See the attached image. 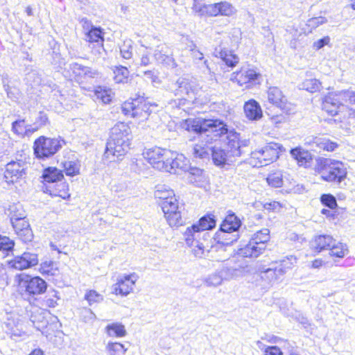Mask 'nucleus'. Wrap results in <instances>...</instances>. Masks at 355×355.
<instances>
[{
  "instance_id": "nucleus-1",
  "label": "nucleus",
  "mask_w": 355,
  "mask_h": 355,
  "mask_svg": "<svg viewBox=\"0 0 355 355\" xmlns=\"http://www.w3.org/2000/svg\"><path fill=\"white\" fill-rule=\"evenodd\" d=\"M243 220V216L240 217L233 211L228 210L213 237L216 241V245L214 247H218L225 251L227 247L236 243L243 232V227L245 229Z\"/></svg>"
},
{
  "instance_id": "nucleus-2",
  "label": "nucleus",
  "mask_w": 355,
  "mask_h": 355,
  "mask_svg": "<svg viewBox=\"0 0 355 355\" xmlns=\"http://www.w3.org/2000/svg\"><path fill=\"white\" fill-rule=\"evenodd\" d=\"M183 128L198 135L206 134L211 140L225 137L226 141L233 129L221 119L200 118L186 119Z\"/></svg>"
},
{
  "instance_id": "nucleus-3",
  "label": "nucleus",
  "mask_w": 355,
  "mask_h": 355,
  "mask_svg": "<svg viewBox=\"0 0 355 355\" xmlns=\"http://www.w3.org/2000/svg\"><path fill=\"white\" fill-rule=\"evenodd\" d=\"M132 134L130 127L118 122L110 130L104 156L112 155L117 158L124 156L130 149Z\"/></svg>"
},
{
  "instance_id": "nucleus-4",
  "label": "nucleus",
  "mask_w": 355,
  "mask_h": 355,
  "mask_svg": "<svg viewBox=\"0 0 355 355\" xmlns=\"http://www.w3.org/2000/svg\"><path fill=\"white\" fill-rule=\"evenodd\" d=\"M216 218L211 213H207L202 216L197 223L187 227L184 236L186 243L189 246H193V253L196 257H202L208 245L198 240L200 238L202 230H211L216 226Z\"/></svg>"
},
{
  "instance_id": "nucleus-5",
  "label": "nucleus",
  "mask_w": 355,
  "mask_h": 355,
  "mask_svg": "<svg viewBox=\"0 0 355 355\" xmlns=\"http://www.w3.org/2000/svg\"><path fill=\"white\" fill-rule=\"evenodd\" d=\"M315 171L322 180L342 187L347 177V168L343 162L330 158L319 157L316 159Z\"/></svg>"
},
{
  "instance_id": "nucleus-6",
  "label": "nucleus",
  "mask_w": 355,
  "mask_h": 355,
  "mask_svg": "<svg viewBox=\"0 0 355 355\" xmlns=\"http://www.w3.org/2000/svg\"><path fill=\"white\" fill-rule=\"evenodd\" d=\"M65 144V140L60 136L49 137L42 135L33 142V155L37 159L45 161L52 158Z\"/></svg>"
},
{
  "instance_id": "nucleus-7",
  "label": "nucleus",
  "mask_w": 355,
  "mask_h": 355,
  "mask_svg": "<svg viewBox=\"0 0 355 355\" xmlns=\"http://www.w3.org/2000/svg\"><path fill=\"white\" fill-rule=\"evenodd\" d=\"M15 282L21 295L31 297L44 293L48 286L46 282L42 277L26 273L17 274Z\"/></svg>"
},
{
  "instance_id": "nucleus-8",
  "label": "nucleus",
  "mask_w": 355,
  "mask_h": 355,
  "mask_svg": "<svg viewBox=\"0 0 355 355\" xmlns=\"http://www.w3.org/2000/svg\"><path fill=\"white\" fill-rule=\"evenodd\" d=\"M270 241V230L261 229L255 232L248 243L238 250V254L245 258L255 259L263 254L266 248V244Z\"/></svg>"
},
{
  "instance_id": "nucleus-9",
  "label": "nucleus",
  "mask_w": 355,
  "mask_h": 355,
  "mask_svg": "<svg viewBox=\"0 0 355 355\" xmlns=\"http://www.w3.org/2000/svg\"><path fill=\"white\" fill-rule=\"evenodd\" d=\"M227 148L216 146L210 148L211 159L216 166L222 168L231 166L236 161V157H241L240 150L227 146Z\"/></svg>"
},
{
  "instance_id": "nucleus-10",
  "label": "nucleus",
  "mask_w": 355,
  "mask_h": 355,
  "mask_svg": "<svg viewBox=\"0 0 355 355\" xmlns=\"http://www.w3.org/2000/svg\"><path fill=\"white\" fill-rule=\"evenodd\" d=\"M285 151L283 146L279 143L270 142L257 151L250 152L252 158L259 159L261 165H268L276 161L279 154Z\"/></svg>"
},
{
  "instance_id": "nucleus-11",
  "label": "nucleus",
  "mask_w": 355,
  "mask_h": 355,
  "mask_svg": "<svg viewBox=\"0 0 355 355\" xmlns=\"http://www.w3.org/2000/svg\"><path fill=\"white\" fill-rule=\"evenodd\" d=\"M268 101L279 109V111H282L283 113L293 114L295 112L294 105L288 101L287 98L277 87H270L268 88Z\"/></svg>"
},
{
  "instance_id": "nucleus-12",
  "label": "nucleus",
  "mask_w": 355,
  "mask_h": 355,
  "mask_svg": "<svg viewBox=\"0 0 355 355\" xmlns=\"http://www.w3.org/2000/svg\"><path fill=\"white\" fill-rule=\"evenodd\" d=\"M85 40L89 43H99L104 42V29L99 26H94L87 17L79 18Z\"/></svg>"
},
{
  "instance_id": "nucleus-13",
  "label": "nucleus",
  "mask_w": 355,
  "mask_h": 355,
  "mask_svg": "<svg viewBox=\"0 0 355 355\" xmlns=\"http://www.w3.org/2000/svg\"><path fill=\"white\" fill-rule=\"evenodd\" d=\"M27 163L22 160L10 161L6 165L4 178L8 183H14L26 175Z\"/></svg>"
},
{
  "instance_id": "nucleus-14",
  "label": "nucleus",
  "mask_w": 355,
  "mask_h": 355,
  "mask_svg": "<svg viewBox=\"0 0 355 355\" xmlns=\"http://www.w3.org/2000/svg\"><path fill=\"white\" fill-rule=\"evenodd\" d=\"M233 80L240 86H245L250 89L257 85H259L261 80V75L254 69H241L239 71L233 73Z\"/></svg>"
},
{
  "instance_id": "nucleus-15",
  "label": "nucleus",
  "mask_w": 355,
  "mask_h": 355,
  "mask_svg": "<svg viewBox=\"0 0 355 355\" xmlns=\"http://www.w3.org/2000/svg\"><path fill=\"white\" fill-rule=\"evenodd\" d=\"M38 255L36 253L24 252L21 255L15 256L7 261L9 268L17 270L31 268L38 264Z\"/></svg>"
},
{
  "instance_id": "nucleus-16",
  "label": "nucleus",
  "mask_w": 355,
  "mask_h": 355,
  "mask_svg": "<svg viewBox=\"0 0 355 355\" xmlns=\"http://www.w3.org/2000/svg\"><path fill=\"white\" fill-rule=\"evenodd\" d=\"M175 96L184 99L195 98V83L189 78L180 77L173 85Z\"/></svg>"
},
{
  "instance_id": "nucleus-17",
  "label": "nucleus",
  "mask_w": 355,
  "mask_h": 355,
  "mask_svg": "<svg viewBox=\"0 0 355 355\" xmlns=\"http://www.w3.org/2000/svg\"><path fill=\"white\" fill-rule=\"evenodd\" d=\"M137 277L135 273L119 277L117 283L113 285L114 293L122 296L128 295L132 291Z\"/></svg>"
},
{
  "instance_id": "nucleus-18",
  "label": "nucleus",
  "mask_w": 355,
  "mask_h": 355,
  "mask_svg": "<svg viewBox=\"0 0 355 355\" xmlns=\"http://www.w3.org/2000/svg\"><path fill=\"white\" fill-rule=\"evenodd\" d=\"M131 101L124 102L121 107V112L125 116L136 117L139 114V106L144 101V96L139 94H135L134 98H130Z\"/></svg>"
},
{
  "instance_id": "nucleus-19",
  "label": "nucleus",
  "mask_w": 355,
  "mask_h": 355,
  "mask_svg": "<svg viewBox=\"0 0 355 355\" xmlns=\"http://www.w3.org/2000/svg\"><path fill=\"white\" fill-rule=\"evenodd\" d=\"M186 172L188 173L189 181L196 187H204L209 181L206 172L199 167L189 164V168H187Z\"/></svg>"
},
{
  "instance_id": "nucleus-20",
  "label": "nucleus",
  "mask_w": 355,
  "mask_h": 355,
  "mask_svg": "<svg viewBox=\"0 0 355 355\" xmlns=\"http://www.w3.org/2000/svg\"><path fill=\"white\" fill-rule=\"evenodd\" d=\"M276 266L277 263H274L273 261L269 263L268 266L263 264L258 265L257 269L259 272L261 279L268 284L277 279L282 275L279 272Z\"/></svg>"
},
{
  "instance_id": "nucleus-21",
  "label": "nucleus",
  "mask_w": 355,
  "mask_h": 355,
  "mask_svg": "<svg viewBox=\"0 0 355 355\" xmlns=\"http://www.w3.org/2000/svg\"><path fill=\"white\" fill-rule=\"evenodd\" d=\"M154 58L157 62L165 64L167 67L175 68L177 64L171 56L169 49L164 45H159L154 51Z\"/></svg>"
},
{
  "instance_id": "nucleus-22",
  "label": "nucleus",
  "mask_w": 355,
  "mask_h": 355,
  "mask_svg": "<svg viewBox=\"0 0 355 355\" xmlns=\"http://www.w3.org/2000/svg\"><path fill=\"white\" fill-rule=\"evenodd\" d=\"M243 110L245 116L250 121H259L263 116V111L259 103L253 98L245 102Z\"/></svg>"
},
{
  "instance_id": "nucleus-23",
  "label": "nucleus",
  "mask_w": 355,
  "mask_h": 355,
  "mask_svg": "<svg viewBox=\"0 0 355 355\" xmlns=\"http://www.w3.org/2000/svg\"><path fill=\"white\" fill-rule=\"evenodd\" d=\"M47 311L44 309L35 306L30 310V321L38 330L46 327L49 322L46 319Z\"/></svg>"
},
{
  "instance_id": "nucleus-24",
  "label": "nucleus",
  "mask_w": 355,
  "mask_h": 355,
  "mask_svg": "<svg viewBox=\"0 0 355 355\" xmlns=\"http://www.w3.org/2000/svg\"><path fill=\"white\" fill-rule=\"evenodd\" d=\"M192 9L199 16H219L217 3L206 4L199 2L198 0H193Z\"/></svg>"
},
{
  "instance_id": "nucleus-25",
  "label": "nucleus",
  "mask_w": 355,
  "mask_h": 355,
  "mask_svg": "<svg viewBox=\"0 0 355 355\" xmlns=\"http://www.w3.org/2000/svg\"><path fill=\"white\" fill-rule=\"evenodd\" d=\"M334 238L328 234H320L315 236L310 242L311 248L315 252H320L325 250H329L330 246L333 245Z\"/></svg>"
},
{
  "instance_id": "nucleus-26",
  "label": "nucleus",
  "mask_w": 355,
  "mask_h": 355,
  "mask_svg": "<svg viewBox=\"0 0 355 355\" xmlns=\"http://www.w3.org/2000/svg\"><path fill=\"white\" fill-rule=\"evenodd\" d=\"M250 144L249 139H240V133L237 132L235 129L233 128L231 130L230 135L227 141V146L229 147H232L233 149H237L241 151V156L246 153L244 150V148L248 147Z\"/></svg>"
},
{
  "instance_id": "nucleus-27",
  "label": "nucleus",
  "mask_w": 355,
  "mask_h": 355,
  "mask_svg": "<svg viewBox=\"0 0 355 355\" xmlns=\"http://www.w3.org/2000/svg\"><path fill=\"white\" fill-rule=\"evenodd\" d=\"M189 168V160L182 154H178L175 151V155L171 159L168 168L166 172L170 173H176L178 170L186 172Z\"/></svg>"
},
{
  "instance_id": "nucleus-28",
  "label": "nucleus",
  "mask_w": 355,
  "mask_h": 355,
  "mask_svg": "<svg viewBox=\"0 0 355 355\" xmlns=\"http://www.w3.org/2000/svg\"><path fill=\"white\" fill-rule=\"evenodd\" d=\"M290 154L295 159L300 166H309L313 159V155L308 150L301 146H297L290 150Z\"/></svg>"
},
{
  "instance_id": "nucleus-29",
  "label": "nucleus",
  "mask_w": 355,
  "mask_h": 355,
  "mask_svg": "<svg viewBox=\"0 0 355 355\" xmlns=\"http://www.w3.org/2000/svg\"><path fill=\"white\" fill-rule=\"evenodd\" d=\"M42 178L48 183H55L64 179L63 171L55 166H47L43 169Z\"/></svg>"
},
{
  "instance_id": "nucleus-30",
  "label": "nucleus",
  "mask_w": 355,
  "mask_h": 355,
  "mask_svg": "<svg viewBox=\"0 0 355 355\" xmlns=\"http://www.w3.org/2000/svg\"><path fill=\"white\" fill-rule=\"evenodd\" d=\"M335 96L334 93H330L324 97L322 103V110L331 116H337L341 107Z\"/></svg>"
},
{
  "instance_id": "nucleus-31",
  "label": "nucleus",
  "mask_w": 355,
  "mask_h": 355,
  "mask_svg": "<svg viewBox=\"0 0 355 355\" xmlns=\"http://www.w3.org/2000/svg\"><path fill=\"white\" fill-rule=\"evenodd\" d=\"M214 54L216 57L220 58L229 67H234L239 62L238 56L227 49H215Z\"/></svg>"
},
{
  "instance_id": "nucleus-32",
  "label": "nucleus",
  "mask_w": 355,
  "mask_h": 355,
  "mask_svg": "<svg viewBox=\"0 0 355 355\" xmlns=\"http://www.w3.org/2000/svg\"><path fill=\"white\" fill-rule=\"evenodd\" d=\"M174 155L175 151H172L166 148H163L162 155L159 156V160L156 162L153 168L166 172L168 171V164H170L171 159H172V157L174 156Z\"/></svg>"
},
{
  "instance_id": "nucleus-33",
  "label": "nucleus",
  "mask_w": 355,
  "mask_h": 355,
  "mask_svg": "<svg viewBox=\"0 0 355 355\" xmlns=\"http://www.w3.org/2000/svg\"><path fill=\"white\" fill-rule=\"evenodd\" d=\"M337 116L338 119L336 121L338 120L344 124L350 125L355 123V111L347 106L340 107Z\"/></svg>"
},
{
  "instance_id": "nucleus-34",
  "label": "nucleus",
  "mask_w": 355,
  "mask_h": 355,
  "mask_svg": "<svg viewBox=\"0 0 355 355\" xmlns=\"http://www.w3.org/2000/svg\"><path fill=\"white\" fill-rule=\"evenodd\" d=\"M329 250L331 256L339 259L343 258L348 253L347 245L341 242H336L335 239Z\"/></svg>"
},
{
  "instance_id": "nucleus-35",
  "label": "nucleus",
  "mask_w": 355,
  "mask_h": 355,
  "mask_svg": "<svg viewBox=\"0 0 355 355\" xmlns=\"http://www.w3.org/2000/svg\"><path fill=\"white\" fill-rule=\"evenodd\" d=\"M154 196L155 198L162 200L163 201H169L170 198H175L173 190L168 188L165 185H159L156 187Z\"/></svg>"
},
{
  "instance_id": "nucleus-36",
  "label": "nucleus",
  "mask_w": 355,
  "mask_h": 355,
  "mask_svg": "<svg viewBox=\"0 0 355 355\" xmlns=\"http://www.w3.org/2000/svg\"><path fill=\"white\" fill-rule=\"evenodd\" d=\"M61 165L67 176L73 177L80 173V164L78 160L64 161Z\"/></svg>"
},
{
  "instance_id": "nucleus-37",
  "label": "nucleus",
  "mask_w": 355,
  "mask_h": 355,
  "mask_svg": "<svg viewBox=\"0 0 355 355\" xmlns=\"http://www.w3.org/2000/svg\"><path fill=\"white\" fill-rule=\"evenodd\" d=\"M105 329L110 336L123 337L126 334L125 326L119 322L109 324Z\"/></svg>"
},
{
  "instance_id": "nucleus-38",
  "label": "nucleus",
  "mask_w": 355,
  "mask_h": 355,
  "mask_svg": "<svg viewBox=\"0 0 355 355\" xmlns=\"http://www.w3.org/2000/svg\"><path fill=\"white\" fill-rule=\"evenodd\" d=\"M274 263H277L276 267L277 270L283 275L286 273L287 269L291 268L297 263V258L295 256L291 255L286 257L284 259L280 260L279 262L275 261Z\"/></svg>"
},
{
  "instance_id": "nucleus-39",
  "label": "nucleus",
  "mask_w": 355,
  "mask_h": 355,
  "mask_svg": "<svg viewBox=\"0 0 355 355\" xmlns=\"http://www.w3.org/2000/svg\"><path fill=\"white\" fill-rule=\"evenodd\" d=\"M321 83L316 78L306 79L299 85L300 89H304L311 93L320 91Z\"/></svg>"
},
{
  "instance_id": "nucleus-40",
  "label": "nucleus",
  "mask_w": 355,
  "mask_h": 355,
  "mask_svg": "<svg viewBox=\"0 0 355 355\" xmlns=\"http://www.w3.org/2000/svg\"><path fill=\"white\" fill-rule=\"evenodd\" d=\"M94 94L104 104H109L112 101L111 90L105 87H96Z\"/></svg>"
},
{
  "instance_id": "nucleus-41",
  "label": "nucleus",
  "mask_w": 355,
  "mask_h": 355,
  "mask_svg": "<svg viewBox=\"0 0 355 355\" xmlns=\"http://www.w3.org/2000/svg\"><path fill=\"white\" fill-rule=\"evenodd\" d=\"M162 150L163 148L159 147L148 149L143 153L144 157L147 159L153 167L156 162L159 160V156L162 155Z\"/></svg>"
},
{
  "instance_id": "nucleus-42",
  "label": "nucleus",
  "mask_w": 355,
  "mask_h": 355,
  "mask_svg": "<svg viewBox=\"0 0 355 355\" xmlns=\"http://www.w3.org/2000/svg\"><path fill=\"white\" fill-rule=\"evenodd\" d=\"M114 80L116 83H125L129 76V70L126 67L119 65L115 66L113 69Z\"/></svg>"
},
{
  "instance_id": "nucleus-43",
  "label": "nucleus",
  "mask_w": 355,
  "mask_h": 355,
  "mask_svg": "<svg viewBox=\"0 0 355 355\" xmlns=\"http://www.w3.org/2000/svg\"><path fill=\"white\" fill-rule=\"evenodd\" d=\"M210 148L205 145L196 144L193 148V155L196 158H199L202 160L208 159L209 158Z\"/></svg>"
},
{
  "instance_id": "nucleus-44",
  "label": "nucleus",
  "mask_w": 355,
  "mask_h": 355,
  "mask_svg": "<svg viewBox=\"0 0 355 355\" xmlns=\"http://www.w3.org/2000/svg\"><path fill=\"white\" fill-rule=\"evenodd\" d=\"M58 270L56 263L51 261H45L40 264V272L43 275L54 276Z\"/></svg>"
},
{
  "instance_id": "nucleus-45",
  "label": "nucleus",
  "mask_w": 355,
  "mask_h": 355,
  "mask_svg": "<svg viewBox=\"0 0 355 355\" xmlns=\"http://www.w3.org/2000/svg\"><path fill=\"white\" fill-rule=\"evenodd\" d=\"M321 204L329 209L335 210L338 207L336 197L331 193H322L320 197Z\"/></svg>"
},
{
  "instance_id": "nucleus-46",
  "label": "nucleus",
  "mask_w": 355,
  "mask_h": 355,
  "mask_svg": "<svg viewBox=\"0 0 355 355\" xmlns=\"http://www.w3.org/2000/svg\"><path fill=\"white\" fill-rule=\"evenodd\" d=\"M86 66L82 65L78 62H73L69 64V70L72 71L74 78L77 82L83 83V73Z\"/></svg>"
},
{
  "instance_id": "nucleus-47",
  "label": "nucleus",
  "mask_w": 355,
  "mask_h": 355,
  "mask_svg": "<svg viewBox=\"0 0 355 355\" xmlns=\"http://www.w3.org/2000/svg\"><path fill=\"white\" fill-rule=\"evenodd\" d=\"M126 350L124 345L117 342H109L106 346L108 355H123Z\"/></svg>"
},
{
  "instance_id": "nucleus-48",
  "label": "nucleus",
  "mask_w": 355,
  "mask_h": 355,
  "mask_svg": "<svg viewBox=\"0 0 355 355\" xmlns=\"http://www.w3.org/2000/svg\"><path fill=\"white\" fill-rule=\"evenodd\" d=\"M218 15L230 17L236 12V9L227 1L218 2Z\"/></svg>"
},
{
  "instance_id": "nucleus-49",
  "label": "nucleus",
  "mask_w": 355,
  "mask_h": 355,
  "mask_svg": "<svg viewBox=\"0 0 355 355\" xmlns=\"http://www.w3.org/2000/svg\"><path fill=\"white\" fill-rule=\"evenodd\" d=\"M161 207L164 215L180 211V207L176 198H170L169 201H162L161 203Z\"/></svg>"
},
{
  "instance_id": "nucleus-50",
  "label": "nucleus",
  "mask_w": 355,
  "mask_h": 355,
  "mask_svg": "<svg viewBox=\"0 0 355 355\" xmlns=\"http://www.w3.org/2000/svg\"><path fill=\"white\" fill-rule=\"evenodd\" d=\"M26 126L25 119H17L12 123L11 130L15 135L24 138V132H25Z\"/></svg>"
},
{
  "instance_id": "nucleus-51",
  "label": "nucleus",
  "mask_w": 355,
  "mask_h": 355,
  "mask_svg": "<svg viewBox=\"0 0 355 355\" xmlns=\"http://www.w3.org/2000/svg\"><path fill=\"white\" fill-rule=\"evenodd\" d=\"M15 241L8 236L0 235V251L4 252L6 255L14 250Z\"/></svg>"
},
{
  "instance_id": "nucleus-52",
  "label": "nucleus",
  "mask_w": 355,
  "mask_h": 355,
  "mask_svg": "<svg viewBox=\"0 0 355 355\" xmlns=\"http://www.w3.org/2000/svg\"><path fill=\"white\" fill-rule=\"evenodd\" d=\"M266 180L268 184L273 188H279L283 185L282 174L279 172L268 174Z\"/></svg>"
},
{
  "instance_id": "nucleus-53",
  "label": "nucleus",
  "mask_w": 355,
  "mask_h": 355,
  "mask_svg": "<svg viewBox=\"0 0 355 355\" xmlns=\"http://www.w3.org/2000/svg\"><path fill=\"white\" fill-rule=\"evenodd\" d=\"M167 222L170 226H180L182 225L184 221L182 218L180 211L173 212L168 214L164 215Z\"/></svg>"
},
{
  "instance_id": "nucleus-54",
  "label": "nucleus",
  "mask_w": 355,
  "mask_h": 355,
  "mask_svg": "<svg viewBox=\"0 0 355 355\" xmlns=\"http://www.w3.org/2000/svg\"><path fill=\"white\" fill-rule=\"evenodd\" d=\"M218 272L223 281L232 279L237 276L240 270L232 267L223 266Z\"/></svg>"
},
{
  "instance_id": "nucleus-55",
  "label": "nucleus",
  "mask_w": 355,
  "mask_h": 355,
  "mask_svg": "<svg viewBox=\"0 0 355 355\" xmlns=\"http://www.w3.org/2000/svg\"><path fill=\"white\" fill-rule=\"evenodd\" d=\"M8 211H10L9 216L10 222L14 221V218H17L16 216H21V218H26V215L24 210L20 204H13L10 206Z\"/></svg>"
},
{
  "instance_id": "nucleus-56",
  "label": "nucleus",
  "mask_w": 355,
  "mask_h": 355,
  "mask_svg": "<svg viewBox=\"0 0 355 355\" xmlns=\"http://www.w3.org/2000/svg\"><path fill=\"white\" fill-rule=\"evenodd\" d=\"M206 230H202L200 232H201V235H200V238H198V240L200 241V242L202 243H204V244L205 245H208V250H206L205 252V254L203 256H205L207 254H208L209 252V251L211 250H215L216 251L218 250H221V248H214V246L216 245V241L214 240V241L215 242V243H211V245H209V239H211V236H210V234L209 232H205Z\"/></svg>"
},
{
  "instance_id": "nucleus-57",
  "label": "nucleus",
  "mask_w": 355,
  "mask_h": 355,
  "mask_svg": "<svg viewBox=\"0 0 355 355\" xmlns=\"http://www.w3.org/2000/svg\"><path fill=\"white\" fill-rule=\"evenodd\" d=\"M222 282L223 279L218 270L209 275L204 279V282L207 286H217L221 284Z\"/></svg>"
},
{
  "instance_id": "nucleus-58",
  "label": "nucleus",
  "mask_w": 355,
  "mask_h": 355,
  "mask_svg": "<svg viewBox=\"0 0 355 355\" xmlns=\"http://www.w3.org/2000/svg\"><path fill=\"white\" fill-rule=\"evenodd\" d=\"M85 299L92 306L94 303H99L103 300V297L94 290L87 291L85 295Z\"/></svg>"
},
{
  "instance_id": "nucleus-59",
  "label": "nucleus",
  "mask_w": 355,
  "mask_h": 355,
  "mask_svg": "<svg viewBox=\"0 0 355 355\" xmlns=\"http://www.w3.org/2000/svg\"><path fill=\"white\" fill-rule=\"evenodd\" d=\"M16 216V215H15ZM18 218H14V221L11 222L12 226L15 232H18L21 230L29 227V223L26 218H21V216H17Z\"/></svg>"
},
{
  "instance_id": "nucleus-60",
  "label": "nucleus",
  "mask_w": 355,
  "mask_h": 355,
  "mask_svg": "<svg viewBox=\"0 0 355 355\" xmlns=\"http://www.w3.org/2000/svg\"><path fill=\"white\" fill-rule=\"evenodd\" d=\"M132 41L131 40H125L120 46V52L122 57L125 59H130L132 57Z\"/></svg>"
},
{
  "instance_id": "nucleus-61",
  "label": "nucleus",
  "mask_w": 355,
  "mask_h": 355,
  "mask_svg": "<svg viewBox=\"0 0 355 355\" xmlns=\"http://www.w3.org/2000/svg\"><path fill=\"white\" fill-rule=\"evenodd\" d=\"M283 207L284 205L282 203L275 200L266 202L263 204V208L264 209L274 213L280 212Z\"/></svg>"
},
{
  "instance_id": "nucleus-62",
  "label": "nucleus",
  "mask_w": 355,
  "mask_h": 355,
  "mask_svg": "<svg viewBox=\"0 0 355 355\" xmlns=\"http://www.w3.org/2000/svg\"><path fill=\"white\" fill-rule=\"evenodd\" d=\"M16 234L24 243L31 242L33 239V233L30 225L29 227H26L22 230H21L17 232Z\"/></svg>"
},
{
  "instance_id": "nucleus-63",
  "label": "nucleus",
  "mask_w": 355,
  "mask_h": 355,
  "mask_svg": "<svg viewBox=\"0 0 355 355\" xmlns=\"http://www.w3.org/2000/svg\"><path fill=\"white\" fill-rule=\"evenodd\" d=\"M335 98L338 101L340 106H345L344 103H349L351 90H342L337 93H334Z\"/></svg>"
},
{
  "instance_id": "nucleus-64",
  "label": "nucleus",
  "mask_w": 355,
  "mask_h": 355,
  "mask_svg": "<svg viewBox=\"0 0 355 355\" xmlns=\"http://www.w3.org/2000/svg\"><path fill=\"white\" fill-rule=\"evenodd\" d=\"M327 22V19L322 16L312 17L309 19L307 21V26L310 27L311 29L316 28L320 25H322L324 23Z\"/></svg>"
}]
</instances>
